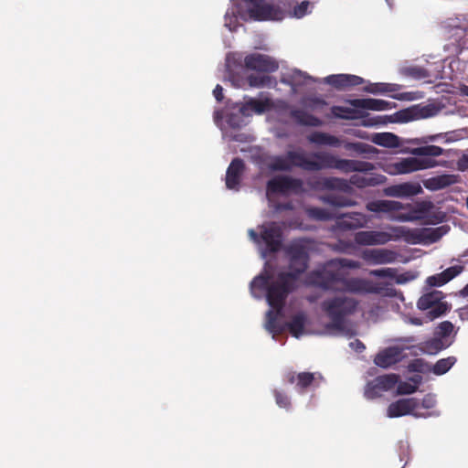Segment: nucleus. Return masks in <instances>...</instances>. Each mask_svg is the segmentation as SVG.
Listing matches in <instances>:
<instances>
[{
    "label": "nucleus",
    "mask_w": 468,
    "mask_h": 468,
    "mask_svg": "<svg viewBox=\"0 0 468 468\" xmlns=\"http://www.w3.org/2000/svg\"><path fill=\"white\" fill-rule=\"evenodd\" d=\"M324 82L338 90H345L364 83V79L351 74H333L325 77Z\"/></svg>",
    "instance_id": "20"
},
{
    "label": "nucleus",
    "mask_w": 468,
    "mask_h": 468,
    "mask_svg": "<svg viewBox=\"0 0 468 468\" xmlns=\"http://www.w3.org/2000/svg\"><path fill=\"white\" fill-rule=\"evenodd\" d=\"M353 134L358 138H365L364 132H362V131H356V132H354Z\"/></svg>",
    "instance_id": "63"
},
{
    "label": "nucleus",
    "mask_w": 468,
    "mask_h": 468,
    "mask_svg": "<svg viewBox=\"0 0 468 468\" xmlns=\"http://www.w3.org/2000/svg\"><path fill=\"white\" fill-rule=\"evenodd\" d=\"M310 6L309 1H303L301 4L297 5L293 8V16L297 18L303 17L308 13V8Z\"/></svg>",
    "instance_id": "45"
},
{
    "label": "nucleus",
    "mask_w": 468,
    "mask_h": 468,
    "mask_svg": "<svg viewBox=\"0 0 468 468\" xmlns=\"http://www.w3.org/2000/svg\"><path fill=\"white\" fill-rule=\"evenodd\" d=\"M462 93L468 97V86H463L462 88Z\"/></svg>",
    "instance_id": "64"
},
{
    "label": "nucleus",
    "mask_w": 468,
    "mask_h": 468,
    "mask_svg": "<svg viewBox=\"0 0 468 468\" xmlns=\"http://www.w3.org/2000/svg\"><path fill=\"white\" fill-rule=\"evenodd\" d=\"M444 294L438 290H432L424 293L417 303V306L421 311H427V319L432 321L445 314L451 308L450 304L443 301Z\"/></svg>",
    "instance_id": "9"
},
{
    "label": "nucleus",
    "mask_w": 468,
    "mask_h": 468,
    "mask_svg": "<svg viewBox=\"0 0 468 468\" xmlns=\"http://www.w3.org/2000/svg\"><path fill=\"white\" fill-rule=\"evenodd\" d=\"M274 207L276 210H282V209H286V208H290L291 206L290 205H281V204H277V205H274Z\"/></svg>",
    "instance_id": "61"
},
{
    "label": "nucleus",
    "mask_w": 468,
    "mask_h": 468,
    "mask_svg": "<svg viewBox=\"0 0 468 468\" xmlns=\"http://www.w3.org/2000/svg\"><path fill=\"white\" fill-rule=\"evenodd\" d=\"M349 104L356 109L371 110V111H387L395 107V103L380 99H353L349 101Z\"/></svg>",
    "instance_id": "22"
},
{
    "label": "nucleus",
    "mask_w": 468,
    "mask_h": 468,
    "mask_svg": "<svg viewBox=\"0 0 468 468\" xmlns=\"http://www.w3.org/2000/svg\"><path fill=\"white\" fill-rule=\"evenodd\" d=\"M422 191L418 183L406 182L389 186L384 188V195L391 197H410L419 195Z\"/></svg>",
    "instance_id": "18"
},
{
    "label": "nucleus",
    "mask_w": 468,
    "mask_h": 468,
    "mask_svg": "<svg viewBox=\"0 0 468 468\" xmlns=\"http://www.w3.org/2000/svg\"><path fill=\"white\" fill-rule=\"evenodd\" d=\"M459 295L468 298V283L459 292Z\"/></svg>",
    "instance_id": "59"
},
{
    "label": "nucleus",
    "mask_w": 468,
    "mask_h": 468,
    "mask_svg": "<svg viewBox=\"0 0 468 468\" xmlns=\"http://www.w3.org/2000/svg\"><path fill=\"white\" fill-rule=\"evenodd\" d=\"M405 348L399 346H390L379 352L375 357V364L380 367H389L390 366L401 361L405 356Z\"/></svg>",
    "instance_id": "19"
},
{
    "label": "nucleus",
    "mask_w": 468,
    "mask_h": 468,
    "mask_svg": "<svg viewBox=\"0 0 468 468\" xmlns=\"http://www.w3.org/2000/svg\"><path fill=\"white\" fill-rule=\"evenodd\" d=\"M437 165V162L431 158L406 157L385 164L383 170L388 175L397 176L433 168Z\"/></svg>",
    "instance_id": "8"
},
{
    "label": "nucleus",
    "mask_w": 468,
    "mask_h": 468,
    "mask_svg": "<svg viewBox=\"0 0 468 468\" xmlns=\"http://www.w3.org/2000/svg\"><path fill=\"white\" fill-rule=\"evenodd\" d=\"M282 81L290 85L295 93L299 91L301 87L307 86L310 82H316L317 80L302 70L292 69L282 78Z\"/></svg>",
    "instance_id": "23"
},
{
    "label": "nucleus",
    "mask_w": 468,
    "mask_h": 468,
    "mask_svg": "<svg viewBox=\"0 0 468 468\" xmlns=\"http://www.w3.org/2000/svg\"><path fill=\"white\" fill-rule=\"evenodd\" d=\"M323 201L338 207H354L356 205V201L335 194H329L323 197Z\"/></svg>",
    "instance_id": "33"
},
{
    "label": "nucleus",
    "mask_w": 468,
    "mask_h": 468,
    "mask_svg": "<svg viewBox=\"0 0 468 468\" xmlns=\"http://www.w3.org/2000/svg\"><path fill=\"white\" fill-rule=\"evenodd\" d=\"M399 89V86L397 84L390 83H370L369 85L364 88V90L372 94L378 93H387L391 91H396Z\"/></svg>",
    "instance_id": "35"
},
{
    "label": "nucleus",
    "mask_w": 468,
    "mask_h": 468,
    "mask_svg": "<svg viewBox=\"0 0 468 468\" xmlns=\"http://www.w3.org/2000/svg\"><path fill=\"white\" fill-rule=\"evenodd\" d=\"M244 64L247 69L260 72H273L279 67L271 57L258 53L246 56Z\"/></svg>",
    "instance_id": "13"
},
{
    "label": "nucleus",
    "mask_w": 468,
    "mask_h": 468,
    "mask_svg": "<svg viewBox=\"0 0 468 468\" xmlns=\"http://www.w3.org/2000/svg\"><path fill=\"white\" fill-rule=\"evenodd\" d=\"M453 324L450 321L441 322L435 329L434 335L441 339L450 340V335L453 331Z\"/></svg>",
    "instance_id": "42"
},
{
    "label": "nucleus",
    "mask_w": 468,
    "mask_h": 468,
    "mask_svg": "<svg viewBox=\"0 0 468 468\" xmlns=\"http://www.w3.org/2000/svg\"><path fill=\"white\" fill-rule=\"evenodd\" d=\"M370 275L378 278H390L394 279L397 284H405L416 279V274L411 271L398 273L396 268H382L372 270Z\"/></svg>",
    "instance_id": "24"
},
{
    "label": "nucleus",
    "mask_w": 468,
    "mask_h": 468,
    "mask_svg": "<svg viewBox=\"0 0 468 468\" xmlns=\"http://www.w3.org/2000/svg\"><path fill=\"white\" fill-rule=\"evenodd\" d=\"M289 261V271L275 273L271 263L265 262L262 273L250 282V293L254 298L266 301L270 310L266 313L265 329L275 335L288 328L292 336L299 338L304 334L306 314L300 312L292 316L289 323H282V309L288 294L295 288L298 277L308 266L306 247L300 240L292 241L285 249Z\"/></svg>",
    "instance_id": "1"
},
{
    "label": "nucleus",
    "mask_w": 468,
    "mask_h": 468,
    "mask_svg": "<svg viewBox=\"0 0 468 468\" xmlns=\"http://www.w3.org/2000/svg\"><path fill=\"white\" fill-rule=\"evenodd\" d=\"M213 95L218 101H221L223 99V88L218 84L213 90Z\"/></svg>",
    "instance_id": "50"
},
{
    "label": "nucleus",
    "mask_w": 468,
    "mask_h": 468,
    "mask_svg": "<svg viewBox=\"0 0 468 468\" xmlns=\"http://www.w3.org/2000/svg\"><path fill=\"white\" fill-rule=\"evenodd\" d=\"M303 188V183L300 179L288 176H279L270 179L266 186V198L269 203L273 202L276 195L287 196L292 193H299Z\"/></svg>",
    "instance_id": "10"
},
{
    "label": "nucleus",
    "mask_w": 468,
    "mask_h": 468,
    "mask_svg": "<svg viewBox=\"0 0 468 468\" xmlns=\"http://www.w3.org/2000/svg\"><path fill=\"white\" fill-rule=\"evenodd\" d=\"M456 183L455 176L453 175H441L429 179L425 186L431 190H439L445 188Z\"/></svg>",
    "instance_id": "31"
},
{
    "label": "nucleus",
    "mask_w": 468,
    "mask_h": 468,
    "mask_svg": "<svg viewBox=\"0 0 468 468\" xmlns=\"http://www.w3.org/2000/svg\"><path fill=\"white\" fill-rule=\"evenodd\" d=\"M270 78L268 76H256V75H250L248 77V81L250 86L251 87H264L269 85Z\"/></svg>",
    "instance_id": "43"
},
{
    "label": "nucleus",
    "mask_w": 468,
    "mask_h": 468,
    "mask_svg": "<svg viewBox=\"0 0 468 468\" xmlns=\"http://www.w3.org/2000/svg\"><path fill=\"white\" fill-rule=\"evenodd\" d=\"M223 119V113L221 111H215L214 112V122L218 126H220V122Z\"/></svg>",
    "instance_id": "56"
},
{
    "label": "nucleus",
    "mask_w": 468,
    "mask_h": 468,
    "mask_svg": "<svg viewBox=\"0 0 468 468\" xmlns=\"http://www.w3.org/2000/svg\"><path fill=\"white\" fill-rule=\"evenodd\" d=\"M401 73L414 80H422L430 76L429 71L419 66H410L401 69Z\"/></svg>",
    "instance_id": "41"
},
{
    "label": "nucleus",
    "mask_w": 468,
    "mask_h": 468,
    "mask_svg": "<svg viewBox=\"0 0 468 468\" xmlns=\"http://www.w3.org/2000/svg\"><path fill=\"white\" fill-rule=\"evenodd\" d=\"M223 136H229L230 140L236 142H244L246 140V136L243 133H236V134H228L227 133H223Z\"/></svg>",
    "instance_id": "51"
},
{
    "label": "nucleus",
    "mask_w": 468,
    "mask_h": 468,
    "mask_svg": "<svg viewBox=\"0 0 468 468\" xmlns=\"http://www.w3.org/2000/svg\"><path fill=\"white\" fill-rule=\"evenodd\" d=\"M463 271V268L460 265L449 267L440 273L428 277L426 283L431 287H441L458 276Z\"/></svg>",
    "instance_id": "25"
},
{
    "label": "nucleus",
    "mask_w": 468,
    "mask_h": 468,
    "mask_svg": "<svg viewBox=\"0 0 468 468\" xmlns=\"http://www.w3.org/2000/svg\"><path fill=\"white\" fill-rule=\"evenodd\" d=\"M344 147L346 150H348V151H354L357 154H375L377 153V149L370 145V144H364V143H359V142H356V143H351V142H346V143H344Z\"/></svg>",
    "instance_id": "38"
},
{
    "label": "nucleus",
    "mask_w": 468,
    "mask_h": 468,
    "mask_svg": "<svg viewBox=\"0 0 468 468\" xmlns=\"http://www.w3.org/2000/svg\"><path fill=\"white\" fill-rule=\"evenodd\" d=\"M270 168L273 171H291L290 159L288 157V152L282 155H276L271 159L269 165Z\"/></svg>",
    "instance_id": "36"
},
{
    "label": "nucleus",
    "mask_w": 468,
    "mask_h": 468,
    "mask_svg": "<svg viewBox=\"0 0 468 468\" xmlns=\"http://www.w3.org/2000/svg\"><path fill=\"white\" fill-rule=\"evenodd\" d=\"M357 304L358 302L355 298L345 294L324 300L321 309L330 320L325 326L327 333L346 337L354 336L356 330L348 322L347 316L356 311Z\"/></svg>",
    "instance_id": "5"
},
{
    "label": "nucleus",
    "mask_w": 468,
    "mask_h": 468,
    "mask_svg": "<svg viewBox=\"0 0 468 468\" xmlns=\"http://www.w3.org/2000/svg\"><path fill=\"white\" fill-rule=\"evenodd\" d=\"M248 117L241 112V105L239 107L237 112H231L227 115V123L233 129H238L246 124L245 118Z\"/></svg>",
    "instance_id": "39"
},
{
    "label": "nucleus",
    "mask_w": 468,
    "mask_h": 468,
    "mask_svg": "<svg viewBox=\"0 0 468 468\" xmlns=\"http://www.w3.org/2000/svg\"><path fill=\"white\" fill-rule=\"evenodd\" d=\"M399 377L396 374L383 375L376 378L368 382L365 388V397L373 399L375 393L372 391L374 388H378L379 391H388L393 388L398 383Z\"/></svg>",
    "instance_id": "17"
},
{
    "label": "nucleus",
    "mask_w": 468,
    "mask_h": 468,
    "mask_svg": "<svg viewBox=\"0 0 468 468\" xmlns=\"http://www.w3.org/2000/svg\"><path fill=\"white\" fill-rule=\"evenodd\" d=\"M398 256L395 250L385 248L367 249L361 253V258L370 265L393 263L397 261Z\"/></svg>",
    "instance_id": "12"
},
{
    "label": "nucleus",
    "mask_w": 468,
    "mask_h": 468,
    "mask_svg": "<svg viewBox=\"0 0 468 468\" xmlns=\"http://www.w3.org/2000/svg\"><path fill=\"white\" fill-rule=\"evenodd\" d=\"M403 205L395 200L379 199L367 202L366 208L374 213H389L403 209Z\"/></svg>",
    "instance_id": "26"
},
{
    "label": "nucleus",
    "mask_w": 468,
    "mask_h": 468,
    "mask_svg": "<svg viewBox=\"0 0 468 468\" xmlns=\"http://www.w3.org/2000/svg\"><path fill=\"white\" fill-rule=\"evenodd\" d=\"M421 382V377L419 375L414 376L410 379V381H398L397 385V393L399 395H408L414 393L418 386Z\"/></svg>",
    "instance_id": "32"
},
{
    "label": "nucleus",
    "mask_w": 468,
    "mask_h": 468,
    "mask_svg": "<svg viewBox=\"0 0 468 468\" xmlns=\"http://www.w3.org/2000/svg\"><path fill=\"white\" fill-rule=\"evenodd\" d=\"M387 230H361L355 234L354 240L359 246H381L391 240L405 238L413 244H431L444 236L448 226L410 229L403 226H387Z\"/></svg>",
    "instance_id": "3"
},
{
    "label": "nucleus",
    "mask_w": 468,
    "mask_h": 468,
    "mask_svg": "<svg viewBox=\"0 0 468 468\" xmlns=\"http://www.w3.org/2000/svg\"><path fill=\"white\" fill-rule=\"evenodd\" d=\"M459 166L461 169H468V154H464L459 161Z\"/></svg>",
    "instance_id": "55"
},
{
    "label": "nucleus",
    "mask_w": 468,
    "mask_h": 468,
    "mask_svg": "<svg viewBox=\"0 0 468 468\" xmlns=\"http://www.w3.org/2000/svg\"><path fill=\"white\" fill-rule=\"evenodd\" d=\"M288 157L292 169L299 167L308 172L336 169L344 173H367L375 169V165L372 163L354 159H342L327 151L306 154L301 149L292 150L288 151Z\"/></svg>",
    "instance_id": "4"
},
{
    "label": "nucleus",
    "mask_w": 468,
    "mask_h": 468,
    "mask_svg": "<svg viewBox=\"0 0 468 468\" xmlns=\"http://www.w3.org/2000/svg\"><path fill=\"white\" fill-rule=\"evenodd\" d=\"M319 378L322 379V376L317 373H300L297 375V385L296 387L302 391L303 389L308 388Z\"/></svg>",
    "instance_id": "40"
},
{
    "label": "nucleus",
    "mask_w": 468,
    "mask_h": 468,
    "mask_svg": "<svg viewBox=\"0 0 468 468\" xmlns=\"http://www.w3.org/2000/svg\"><path fill=\"white\" fill-rule=\"evenodd\" d=\"M420 409V400L416 398L401 399L392 402L388 410L387 416L388 418H399L405 415H412L416 418H428L431 416H438L435 413H421L418 411Z\"/></svg>",
    "instance_id": "11"
},
{
    "label": "nucleus",
    "mask_w": 468,
    "mask_h": 468,
    "mask_svg": "<svg viewBox=\"0 0 468 468\" xmlns=\"http://www.w3.org/2000/svg\"><path fill=\"white\" fill-rule=\"evenodd\" d=\"M447 135H448V133H437V134H433V135H428L421 139H419V138L412 139L410 142L414 144H427L429 142H435L439 138H445V137H447Z\"/></svg>",
    "instance_id": "46"
},
{
    "label": "nucleus",
    "mask_w": 468,
    "mask_h": 468,
    "mask_svg": "<svg viewBox=\"0 0 468 468\" xmlns=\"http://www.w3.org/2000/svg\"><path fill=\"white\" fill-rule=\"evenodd\" d=\"M458 313H459V317L463 321L468 320V305H466V306H464L463 308H460L458 310Z\"/></svg>",
    "instance_id": "54"
},
{
    "label": "nucleus",
    "mask_w": 468,
    "mask_h": 468,
    "mask_svg": "<svg viewBox=\"0 0 468 468\" xmlns=\"http://www.w3.org/2000/svg\"><path fill=\"white\" fill-rule=\"evenodd\" d=\"M452 344V340L448 339H441L440 337L434 336L423 343L419 345H414L411 346H408L407 349H413V353L415 355L419 354H427V355H436L441 350L446 349Z\"/></svg>",
    "instance_id": "15"
},
{
    "label": "nucleus",
    "mask_w": 468,
    "mask_h": 468,
    "mask_svg": "<svg viewBox=\"0 0 468 468\" xmlns=\"http://www.w3.org/2000/svg\"><path fill=\"white\" fill-rule=\"evenodd\" d=\"M250 239L258 246L262 259L278 251L282 247V229L275 222L265 223L261 227L260 234L254 229H249Z\"/></svg>",
    "instance_id": "7"
},
{
    "label": "nucleus",
    "mask_w": 468,
    "mask_h": 468,
    "mask_svg": "<svg viewBox=\"0 0 468 468\" xmlns=\"http://www.w3.org/2000/svg\"><path fill=\"white\" fill-rule=\"evenodd\" d=\"M308 213L310 217L315 219L327 220L330 218V213L324 208L313 207L308 210Z\"/></svg>",
    "instance_id": "44"
},
{
    "label": "nucleus",
    "mask_w": 468,
    "mask_h": 468,
    "mask_svg": "<svg viewBox=\"0 0 468 468\" xmlns=\"http://www.w3.org/2000/svg\"><path fill=\"white\" fill-rule=\"evenodd\" d=\"M455 356H448L446 358L439 359L432 367L431 372L437 376L447 373L456 363Z\"/></svg>",
    "instance_id": "34"
},
{
    "label": "nucleus",
    "mask_w": 468,
    "mask_h": 468,
    "mask_svg": "<svg viewBox=\"0 0 468 468\" xmlns=\"http://www.w3.org/2000/svg\"><path fill=\"white\" fill-rule=\"evenodd\" d=\"M349 346L357 353L362 352L366 348L365 345L357 339L350 342Z\"/></svg>",
    "instance_id": "49"
},
{
    "label": "nucleus",
    "mask_w": 468,
    "mask_h": 468,
    "mask_svg": "<svg viewBox=\"0 0 468 468\" xmlns=\"http://www.w3.org/2000/svg\"><path fill=\"white\" fill-rule=\"evenodd\" d=\"M386 180L387 178L383 175L361 176L355 174L350 176L349 180L334 176L318 177L312 183V186L317 190H336L349 194L353 190L352 186L364 188L381 185Z\"/></svg>",
    "instance_id": "6"
},
{
    "label": "nucleus",
    "mask_w": 468,
    "mask_h": 468,
    "mask_svg": "<svg viewBox=\"0 0 468 468\" xmlns=\"http://www.w3.org/2000/svg\"><path fill=\"white\" fill-rule=\"evenodd\" d=\"M399 341L406 342V343H415L416 338L414 336H409V337L401 338V339H399Z\"/></svg>",
    "instance_id": "60"
},
{
    "label": "nucleus",
    "mask_w": 468,
    "mask_h": 468,
    "mask_svg": "<svg viewBox=\"0 0 468 468\" xmlns=\"http://www.w3.org/2000/svg\"><path fill=\"white\" fill-rule=\"evenodd\" d=\"M291 116L296 122L302 125L319 127L323 124V122L319 118L303 110H292L291 112Z\"/></svg>",
    "instance_id": "30"
},
{
    "label": "nucleus",
    "mask_w": 468,
    "mask_h": 468,
    "mask_svg": "<svg viewBox=\"0 0 468 468\" xmlns=\"http://www.w3.org/2000/svg\"><path fill=\"white\" fill-rule=\"evenodd\" d=\"M370 140L373 144L387 148H398L401 145L400 138L392 133H376Z\"/></svg>",
    "instance_id": "28"
},
{
    "label": "nucleus",
    "mask_w": 468,
    "mask_h": 468,
    "mask_svg": "<svg viewBox=\"0 0 468 468\" xmlns=\"http://www.w3.org/2000/svg\"><path fill=\"white\" fill-rule=\"evenodd\" d=\"M244 163L240 158H234L229 165L226 173V186L231 190H239L242 174L244 172Z\"/></svg>",
    "instance_id": "21"
},
{
    "label": "nucleus",
    "mask_w": 468,
    "mask_h": 468,
    "mask_svg": "<svg viewBox=\"0 0 468 468\" xmlns=\"http://www.w3.org/2000/svg\"><path fill=\"white\" fill-rule=\"evenodd\" d=\"M370 217L360 212H349L337 218L336 226L342 230H352L367 226Z\"/></svg>",
    "instance_id": "16"
},
{
    "label": "nucleus",
    "mask_w": 468,
    "mask_h": 468,
    "mask_svg": "<svg viewBox=\"0 0 468 468\" xmlns=\"http://www.w3.org/2000/svg\"><path fill=\"white\" fill-rule=\"evenodd\" d=\"M404 321L413 325H421L423 324L422 319L419 317H405Z\"/></svg>",
    "instance_id": "52"
},
{
    "label": "nucleus",
    "mask_w": 468,
    "mask_h": 468,
    "mask_svg": "<svg viewBox=\"0 0 468 468\" xmlns=\"http://www.w3.org/2000/svg\"><path fill=\"white\" fill-rule=\"evenodd\" d=\"M360 262L351 259H335L323 268L309 272L305 283L324 290L356 294L378 292L370 282L362 278H347L343 269H358Z\"/></svg>",
    "instance_id": "2"
},
{
    "label": "nucleus",
    "mask_w": 468,
    "mask_h": 468,
    "mask_svg": "<svg viewBox=\"0 0 468 468\" xmlns=\"http://www.w3.org/2000/svg\"><path fill=\"white\" fill-rule=\"evenodd\" d=\"M436 398L432 394H427L424 396V398L421 400V403H420V406L421 405V408L430 410L435 407L436 405Z\"/></svg>",
    "instance_id": "48"
},
{
    "label": "nucleus",
    "mask_w": 468,
    "mask_h": 468,
    "mask_svg": "<svg viewBox=\"0 0 468 468\" xmlns=\"http://www.w3.org/2000/svg\"><path fill=\"white\" fill-rule=\"evenodd\" d=\"M307 140L309 143L318 146L339 147L343 143L338 137L319 131L311 133L307 136Z\"/></svg>",
    "instance_id": "27"
},
{
    "label": "nucleus",
    "mask_w": 468,
    "mask_h": 468,
    "mask_svg": "<svg viewBox=\"0 0 468 468\" xmlns=\"http://www.w3.org/2000/svg\"><path fill=\"white\" fill-rule=\"evenodd\" d=\"M274 396H275L276 404L280 408L288 409L290 407V399H289L288 396H286L285 394H283L278 390L274 391Z\"/></svg>",
    "instance_id": "47"
},
{
    "label": "nucleus",
    "mask_w": 468,
    "mask_h": 468,
    "mask_svg": "<svg viewBox=\"0 0 468 468\" xmlns=\"http://www.w3.org/2000/svg\"><path fill=\"white\" fill-rule=\"evenodd\" d=\"M421 218H422V216H415V217H410V218L400 217L399 219L402 220V221H406V220L419 219Z\"/></svg>",
    "instance_id": "62"
},
{
    "label": "nucleus",
    "mask_w": 468,
    "mask_h": 468,
    "mask_svg": "<svg viewBox=\"0 0 468 468\" xmlns=\"http://www.w3.org/2000/svg\"><path fill=\"white\" fill-rule=\"evenodd\" d=\"M272 108V101L271 98L263 93H261L259 98L245 99V102L241 104V112L248 117L252 113L262 114Z\"/></svg>",
    "instance_id": "14"
},
{
    "label": "nucleus",
    "mask_w": 468,
    "mask_h": 468,
    "mask_svg": "<svg viewBox=\"0 0 468 468\" xmlns=\"http://www.w3.org/2000/svg\"><path fill=\"white\" fill-rule=\"evenodd\" d=\"M331 113L335 118L343 120H355L359 117L356 110L344 106H333Z\"/></svg>",
    "instance_id": "37"
},
{
    "label": "nucleus",
    "mask_w": 468,
    "mask_h": 468,
    "mask_svg": "<svg viewBox=\"0 0 468 468\" xmlns=\"http://www.w3.org/2000/svg\"><path fill=\"white\" fill-rule=\"evenodd\" d=\"M443 149L440 146L430 144L416 148H407L401 152L404 154H410L415 156H424L426 158L438 157L443 154Z\"/></svg>",
    "instance_id": "29"
},
{
    "label": "nucleus",
    "mask_w": 468,
    "mask_h": 468,
    "mask_svg": "<svg viewBox=\"0 0 468 468\" xmlns=\"http://www.w3.org/2000/svg\"><path fill=\"white\" fill-rule=\"evenodd\" d=\"M379 123H382V122H377V121H373V120H365L362 122L363 126H373V125H377Z\"/></svg>",
    "instance_id": "57"
},
{
    "label": "nucleus",
    "mask_w": 468,
    "mask_h": 468,
    "mask_svg": "<svg viewBox=\"0 0 468 468\" xmlns=\"http://www.w3.org/2000/svg\"><path fill=\"white\" fill-rule=\"evenodd\" d=\"M398 120L400 122H408L410 120V117L409 116V112L406 111H401L397 112Z\"/></svg>",
    "instance_id": "53"
},
{
    "label": "nucleus",
    "mask_w": 468,
    "mask_h": 468,
    "mask_svg": "<svg viewBox=\"0 0 468 468\" xmlns=\"http://www.w3.org/2000/svg\"><path fill=\"white\" fill-rule=\"evenodd\" d=\"M432 204L431 202H425L420 205V212L426 211L428 208L431 207Z\"/></svg>",
    "instance_id": "58"
}]
</instances>
